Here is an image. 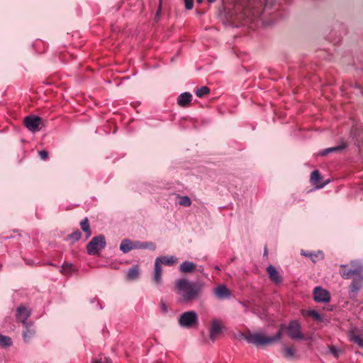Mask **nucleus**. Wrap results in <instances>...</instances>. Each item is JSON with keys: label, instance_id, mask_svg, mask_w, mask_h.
<instances>
[{"label": "nucleus", "instance_id": "nucleus-1", "mask_svg": "<svg viewBox=\"0 0 363 363\" xmlns=\"http://www.w3.org/2000/svg\"><path fill=\"white\" fill-rule=\"evenodd\" d=\"M284 330H286V334L291 339H304V335L301 333L300 324L296 320H292L287 327L281 324L278 333L274 336H265L259 333H249L245 336V340L256 346L269 345L280 340Z\"/></svg>", "mask_w": 363, "mask_h": 363}, {"label": "nucleus", "instance_id": "nucleus-18", "mask_svg": "<svg viewBox=\"0 0 363 363\" xmlns=\"http://www.w3.org/2000/svg\"><path fill=\"white\" fill-rule=\"evenodd\" d=\"M322 178L318 170H314L311 174V182L315 185L317 188H321L324 184L321 183Z\"/></svg>", "mask_w": 363, "mask_h": 363}, {"label": "nucleus", "instance_id": "nucleus-36", "mask_svg": "<svg viewBox=\"0 0 363 363\" xmlns=\"http://www.w3.org/2000/svg\"><path fill=\"white\" fill-rule=\"evenodd\" d=\"M38 153H39L40 157L43 160H46L48 157V153L46 150H40V151H39Z\"/></svg>", "mask_w": 363, "mask_h": 363}, {"label": "nucleus", "instance_id": "nucleus-38", "mask_svg": "<svg viewBox=\"0 0 363 363\" xmlns=\"http://www.w3.org/2000/svg\"><path fill=\"white\" fill-rule=\"evenodd\" d=\"M215 1H216V0H208V1L209 3H213V2H214Z\"/></svg>", "mask_w": 363, "mask_h": 363}, {"label": "nucleus", "instance_id": "nucleus-34", "mask_svg": "<svg viewBox=\"0 0 363 363\" xmlns=\"http://www.w3.org/2000/svg\"><path fill=\"white\" fill-rule=\"evenodd\" d=\"M330 352L335 357H338L341 350L335 346L332 345L330 347Z\"/></svg>", "mask_w": 363, "mask_h": 363}, {"label": "nucleus", "instance_id": "nucleus-30", "mask_svg": "<svg viewBox=\"0 0 363 363\" xmlns=\"http://www.w3.org/2000/svg\"><path fill=\"white\" fill-rule=\"evenodd\" d=\"M210 89L207 86H201L196 91V95L198 97H203L205 95L208 94Z\"/></svg>", "mask_w": 363, "mask_h": 363}, {"label": "nucleus", "instance_id": "nucleus-21", "mask_svg": "<svg viewBox=\"0 0 363 363\" xmlns=\"http://www.w3.org/2000/svg\"><path fill=\"white\" fill-rule=\"evenodd\" d=\"M139 276V268L138 266H133L131 267L126 275V278L129 281L135 280Z\"/></svg>", "mask_w": 363, "mask_h": 363}, {"label": "nucleus", "instance_id": "nucleus-19", "mask_svg": "<svg viewBox=\"0 0 363 363\" xmlns=\"http://www.w3.org/2000/svg\"><path fill=\"white\" fill-rule=\"evenodd\" d=\"M156 259H159L160 260V264H165L167 266H172V265L175 264L178 260L177 258L174 256H170V257L163 256V257H157Z\"/></svg>", "mask_w": 363, "mask_h": 363}, {"label": "nucleus", "instance_id": "nucleus-41", "mask_svg": "<svg viewBox=\"0 0 363 363\" xmlns=\"http://www.w3.org/2000/svg\"><path fill=\"white\" fill-rule=\"evenodd\" d=\"M28 265L31 264V262H28Z\"/></svg>", "mask_w": 363, "mask_h": 363}, {"label": "nucleus", "instance_id": "nucleus-15", "mask_svg": "<svg viewBox=\"0 0 363 363\" xmlns=\"http://www.w3.org/2000/svg\"><path fill=\"white\" fill-rule=\"evenodd\" d=\"M191 98L192 96L191 94L189 92H184L178 97L177 103L182 107L186 106L190 104Z\"/></svg>", "mask_w": 363, "mask_h": 363}, {"label": "nucleus", "instance_id": "nucleus-16", "mask_svg": "<svg viewBox=\"0 0 363 363\" xmlns=\"http://www.w3.org/2000/svg\"><path fill=\"white\" fill-rule=\"evenodd\" d=\"M134 245H135V241H131L130 240L125 239L121 242V243L120 245V250L123 252L127 253V252H130V250L135 249V247H133Z\"/></svg>", "mask_w": 363, "mask_h": 363}, {"label": "nucleus", "instance_id": "nucleus-8", "mask_svg": "<svg viewBox=\"0 0 363 363\" xmlns=\"http://www.w3.org/2000/svg\"><path fill=\"white\" fill-rule=\"evenodd\" d=\"M313 298L316 302L327 303L330 300L329 292L320 286H316L313 289Z\"/></svg>", "mask_w": 363, "mask_h": 363}, {"label": "nucleus", "instance_id": "nucleus-32", "mask_svg": "<svg viewBox=\"0 0 363 363\" xmlns=\"http://www.w3.org/2000/svg\"><path fill=\"white\" fill-rule=\"evenodd\" d=\"M82 236V233L79 230H76L72 234L69 235V238L70 240H72L73 242H76L80 239Z\"/></svg>", "mask_w": 363, "mask_h": 363}, {"label": "nucleus", "instance_id": "nucleus-12", "mask_svg": "<svg viewBox=\"0 0 363 363\" xmlns=\"http://www.w3.org/2000/svg\"><path fill=\"white\" fill-rule=\"evenodd\" d=\"M160 259H156L155 261V269H154V276L153 281L157 285H160L162 284V264H160Z\"/></svg>", "mask_w": 363, "mask_h": 363}, {"label": "nucleus", "instance_id": "nucleus-7", "mask_svg": "<svg viewBox=\"0 0 363 363\" xmlns=\"http://www.w3.org/2000/svg\"><path fill=\"white\" fill-rule=\"evenodd\" d=\"M356 274L352 276V281L349 288L351 292L356 294L363 286V269L356 271Z\"/></svg>", "mask_w": 363, "mask_h": 363}, {"label": "nucleus", "instance_id": "nucleus-31", "mask_svg": "<svg viewBox=\"0 0 363 363\" xmlns=\"http://www.w3.org/2000/svg\"><path fill=\"white\" fill-rule=\"evenodd\" d=\"M72 271H74V266L72 264H68V263H65L62 266V269L60 270V272L62 274H66V273L72 272Z\"/></svg>", "mask_w": 363, "mask_h": 363}, {"label": "nucleus", "instance_id": "nucleus-3", "mask_svg": "<svg viewBox=\"0 0 363 363\" xmlns=\"http://www.w3.org/2000/svg\"><path fill=\"white\" fill-rule=\"evenodd\" d=\"M363 269V264L359 260H352L348 264H340L339 273L340 276L345 279H349L356 274V271H361Z\"/></svg>", "mask_w": 363, "mask_h": 363}, {"label": "nucleus", "instance_id": "nucleus-20", "mask_svg": "<svg viewBox=\"0 0 363 363\" xmlns=\"http://www.w3.org/2000/svg\"><path fill=\"white\" fill-rule=\"evenodd\" d=\"M350 340L359 345V347H363V336L359 335L354 331H351L349 334Z\"/></svg>", "mask_w": 363, "mask_h": 363}, {"label": "nucleus", "instance_id": "nucleus-24", "mask_svg": "<svg viewBox=\"0 0 363 363\" xmlns=\"http://www.w3.org/2000/svg\"><path fill=\"white\" fill-rule=\"evenodd\" d=\"M26 328V330L23 332V337L25 341H28V339L32 337L35 334V330L31 326L28 327V324L26 323L23 325Z\"/></svg>", "mask_w": 363, "mask_h": 363}, {"label": "nucleus", "instance_id": "nucleus-14", "mask_svg": "<svg viewBox=\"0 0 363 363\" xmlns=\"http://www.w3.org/2000/svg\"><path fill=\"white\" fill-rule=\"evenodd\" d=\"M179 269L182 273H191L196 270V264L192 262L185 261L179 265Z\"/></svg>", "mask_w": 363, "mask_h": 363}, {"label": "nucleus", "instance_id": "nucleus-6", "mask_svg": "<svg viewBox=\"0 0 363 363\" xmlns=\"http://www.w3.org/2000/svg\"><path fill=\"white\" fill-rule=\"evenodd\" d=\"M26 127L31 132H37L40 130L43 125L42 118L36 116H28L24 119Z\"/></svg>", "mask_w": 363, "mask_h": 363}, {"label": "nucleus", "instance_id": "nucleus-27", "mask_svg": "<svg viewBox=\"0 0 363 363\" xmlns=\"http://www.w3.org/2000/svg\"><path fill=\"white\" fill-rule=\"evenodd\" d=\"M284 356L286 358H292L295 354V350L293 347L286 346L283 349Z\"/></svg>", "mask_w": 363, "mask_h": 363}, {"label": "nucleus", "instance_id": "nucleus-35", "mask_svg": "<svg viewBox=\"0 0 363 363\" xmlns=\"http://www.w3.org/2000/svg\"><path fill=\"white\" fill-rule=\"evenodd\" d=\"M185 4V7L186 9L190 10L194 6V0H184Z\"/></svg>", "mask_w": 363, "mask_h": 363}, {"label": "nucleus", "instance_id": "nucleus-2", "mask_svg": "<svg viewBox=\"0 0 363 363\" xmlns=\"http://www.w3.org/2000/svg\"><path fill=\"white\" fill-rule=\"evenodd\" d=\"M176 286L181 292L184 301H193L200 296L203 286L200 283L191 282L186 279H180L176 281Z\"/></svg>", "mask_w": 363, "mask_h": 363}, {"label": "nucleus", "instance_id": "nucleus-39", "mask_svg": "<svg viewBox=\"0 0 363 363\" xmlns=\"http://www.w3.org/2000/svg\"><path fill=\"white\" fill-rule=\"evenodd\" d=\"M197 3L200 4L203 1V0H196Z\"/></svg>", "mask_w": 363, "mask_h": 363}, {"label": "nucleus", "instance_id": "nucleus-29", "mask_svg": "<svg viewBox=\"0 0 363 363\" xmlns=\"http://www.w3.org/2000/svg\"><path fill=\"white\" fill-rule=\"evenodd\" d=\"M174 197L177 199L175 202L178 203V204H191V200L188 196H179L174 195Z\"/></svg>", "mask_w": 363, "mask_h": 363}, {"label": "nucleus", "instance_id": "nucleus-23", "mask_svg": "<svg viewBox=\"0 0 363 363\" xmlns=\"http://www.w3.org/2000/svg\"><path fill=\"white\" fill-rule=\"evenodd\" d=\"M80 226H81L82 230L84 233H86V238H89L91 235V231L90 229V226H89V220H88L87 218H85L84 220H82L80 222Z\"/></svg>", "mask_w": 363, "mask_h": 363}, {"label": "nucleus", "instance_id": "nucleus-13", "mask_svg": "<svg viewBox=\"0 0 363 363\" xmlns=\"http://www.w3.org/2000/svg\"><path fill=\"white\" fill-rule=\"evenodd\" d=\"M30 311L25 306H20L17 309L16 319L21 322L23 325H26V320L30 316Z\"/></svg>", "mask_w": 363, "mask_h": 363}, {"label": "nucleus", "instance_id": "nucleus-5", "mask_svg": "<svg viewBox=\"0 0 363 363\" xmlns=\"http://www.w3.org/2000/svg\"><path fill=\"white\" fill-rule=\"evenodd\" d=\"M198 323V315L195 311H190L183 313L179 319V323L184 328H192Z\"/></svg>", "mask_w": 363, "mask_h": 363}, {"label": "nucleus", "instance_id": "nucleus-26", "mask_svg": "<svg viewBox=\"0 0 363 363\" xmlns=\"http://www.w3.org/2000/svg\"><path fill=\"white\" fill-rule=\"evenodd\" d=\"M12 345V340L9 336L0 334V346L9 347Z\"/></svg>", "mask_w": 363, "mask_h": 363}, {"label": "nucleus", "instance_id": "nucleus-37", "mask_svg": "<svg viewBox=\"0 0 363 363\" xmlns=\"http://www.w3.org/2000/svg\"><path fill=\"white\" fill-rule=\"evenodd\" d=\"M309 315L313 317L315 320H320V315L315 311H310Z\"/></svg>", "mask_w": 363, "mask_h": 363}, {"label": "nucleus", "instance_id": "nucleus-28", "mask_svg": "<svg viewBox=\"0 0 363 363\" xmlns=\"http://www.w3.org/2000/svg\"><path fill=\"white\" fill-rule=\"evenodd\" d=\"M92 363H112V361L109 357L100 354L97 358L93 359Z\"/></svg>", "mask_w": 363, "mask_h": 363}, {"label": "nucleus", "instance_id": "nucleus-11", "mask_svg": "<svg viewBox=\"0 0 363 363\" xmlns=\"http://www.w3.org/2000/svg\"><path fill=\"white\" fill-rule=\"evenodd\" d=\"M214 294L218 299H224L228 298L231 293L225 285H220L214 289Z\"/></svg>", "mask_w": 363, "mask_h": 363}, {"label": "nucleus", "instance_id": "nucleus-9", "mask_svg": "<svg viewBox=\"0 0 363 363\" xmlns=\"http://www.w3.org/2000/svg\"><path fill=\"white\" fill-rule=\"evenodd\" d=\"M222 326L219 320H213L210 328V339L214 342L221 333Z\"/></svg>", "mask_w": 363, "mask_h": 363}, {"label": "nucleus", "instance_id": "nucleus-10", "mask_svg": "<svg viewBox=\"0 0 363 363\" xmlns=\"http://www.w3.org/2000/svg\"><path fill=\"white\" fill-rule=\"evenodd\" d=\"M267 272L269 275V279L274 284H280L283 278L281 275L279 274V272L276 269V268L272 266L269 265L267 268Z\"/></svg>", "mask_w": 363, "mask_h": 363}, {"label": "nucleus", "instance_id": "nucleus-40", "mask_svg": "<svg viewBox=\"0 0 363 363\" xmlns=\"http://www.w3.org/2000/svg\"><path fill=\"white\" fill-rule=\"evenodd\" d=\"M28 265L31 264V262H28Z\"/></svg>", "mask_w": 363, "mask_h": 363}, {"label": "nucleus", "instance_id": "nucleus-4", "mask_svg": "<svg viewBox=\"0 0 363 363\" xmlns=\"http://www.w3.org/2000/svg\"><path fill=\"white\" fill-rule=\"evenodd\" d=\"M106 245V238L104 235L95 236L87 244V253L91 255H97L100 250L105 248Z\"/></svg>", "mask_w": 363, "mask_h": 363}, {"label": "nucleus", "instance_id": "nucleus-25", "mask_svg": "<svg viewBox=\"0 0 363 363\" xmlns=\"http://www.w3.org/2000/svg\"><path fill=\"white\" fill-rule=\"evenodd\" d=\"M346 146V145L344 143L343 145H339V146H335V147H330V148H327L324 150H323L320 153L321 155L324 156V155H326L327 154L330 153V152H336V151H340L341 150H342L343 148H345Z\"/></svg>", "mask_w": 363, "mask_h": 363}, {"label": "nucleus", "instance_id": "nucleus-33", "mask_svg": "<svg viewBox=\"0 0 363 363\" xmlns=\"http://www.w3.org/2000/svg\"><path fill=\"white\" fill-rule=\"evenodd\" d=\"M160 308L161 312L163 314H166L169 311L168 306L166 304V303L162 299H161L160 301Z\"/></svg>", "mask_w": 363, "mask_h": 363}, {"label": "nucleus", "instance_id": "nucleus-17", "mask_svg": "<svg viewBox=\"0 0 363 363\" xmlns=\"http://www.w3.org/2000/svg\"><path fill=\"white\" fill-rule=\"evenodd\" d=\"M135 249H150L154 251L156 249V245L152 242H140L135 241Z\"/></svg>", "mask_w": 363, "mask_h": 363}, {"label": "nucleus", "instance_id": "nucleus-22", "mask_svg": "<svg viewBox=\"0 0 363 363\" xmlns=\"http://www.w3.org/2000/svg\"><path fill=\"white\" fill-rule=\"evenodd\" d=\"M301 255L310 257L313 262H315L317 260L319 259H323L324 257L323 253L320 251H318L317 253H306L303 251H301Z\"/></svg>", "mask_w": 363, "mask_h": 363}]
</instances>
